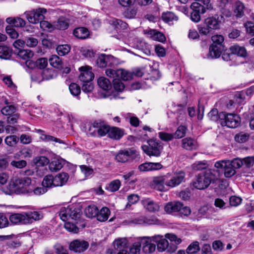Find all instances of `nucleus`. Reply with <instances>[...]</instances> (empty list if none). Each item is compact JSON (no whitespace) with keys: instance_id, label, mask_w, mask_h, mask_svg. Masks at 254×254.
I'll return each instance as SVG.
<instances>
[{"instance_id":"f257e3e1","label":"nucleus","mask_w":254,"mask_h":254,"mask_svg":"<svg viewBox=\"0 0 254 254\" xmlns=\"http://www.w3.org/2000/svg\"><path fill=\"white\" fill-rule=\"evenodd\" d=\"M31 179L28 177L12 178L7 186L2 188L1 191L6 195L30 194L31 190Z\"/></svg>"},{"instance_id":"f03ea898","label":"nucleus","mask_w":254,"mask_h":254,"mask_svg":"<svg viewBox=\"0 0 254 254\" xmlns=\"http://www.w3.org/2000/svg\"><path fill=\"white\" fill-rule=\"evenodd\" d=\"M217 173V172L215 170L209 169L198 174L193 182L194 187L199 190L207 188L212 181L217 179L216 175Z\"/></svg>"},{"instance_id":"7ed1b4c3","label":"nucleus","mask_w":254,"mask_h":254,"mask_svg":"<svg viewBox=\"0 0 254 254\" xmlns=\"http://www.w3.org/2000/svg\"><path fill=\"white\" fill-rule=\"evenodd\" d=\"M154 236V243L157 246V250L161 252L165 251L168 247L169 243L167 239L171 242H174L176 245H179L182 242V240L173 234L167 233L164 237L161 235Z\"/></svg>"},{"instance_id":"20e7f679","label":"nucleus","mask_w":254,"mask_h":254,"mask_svg":"<svg viewBox=\"0 0 254 254\" xmlns=\"http://www.w3.org/2000/svg\"><path fill=\"white\" fill-rule=\"evenodd\" d=\"M211 40L212 43L209 47L207 58H218L224 50V37L221 35H215L211 37Z\"/></svg>"},{"instance_id":"39448f33","label":"nucleus","mask_w":254,"mask_h":254,"mask_svg":"<svg viewBox=\"0 0 254 254\" xmlns=\"http://www.w3.org/2000/svg\"><path fill=\"white\" fill-rule=\"evenodd\" d=\"M219 119L221 125L227 127H238L240 126L241 119L239 115L225 112L219 113Z\"/></svg>"},{"instance_id":"423d86ee","label":"nucleus","mask_w":254,"mask_h":254,"mask_svg":"<svg viewBox=\"0 0 254 254\" xmlns=\"http://www.w3.org/2000/svg\"><path fill=\"white\" fill-rule=\"evenodd\" d=\"M59 216L63 221H73L77 222L79 221L80 214L77 210L71 206L62 207L60 212Z\"/></svg>"},{"instance_id":"0eeeda50","label":"nucleus","mask_w":254,"mask_h":254,"mask_svg":"<svg viewBox=\"0 0 254 254\" xmlns=\"http://www.w3.org/2000/svg\"><path fill=\"white\" fill-rule=\"evenodd\" d=\"M106 75L113 78V80L122 79L124 80H128L132 78V74L124 69L107 68L105 71Z\"/></svg>"},{"instance_id":"6e6552de","label":"nucleus","mask_w":254,"mask_h":254,"mask_svg":"<svg viewBox=\"0 0 254 254\" xmlns=\"http://www.w3.org/2000/svg\"><path fill=\"white\" fill-rule=\"evenodd\" d=\"M47 12L45 8H39L26 11L24 14L28 21L31 23L36 24L44 18V14Z\"/></svg>"},{"instance_id":"1a4fd4ad","label":"nucleus","mask_w":254,"mask_h":254,"mask_svg":"<svg viewBox=\"0 0 254 254\" xmlns=\"http://www.w3.org/2000/svg\"><path fill=\"white\" fill-rule=\"evenodd\" d=\"M147 142L148 146L144 145L141 146L143 152L149 156H159L162 149V147L160 143L153 139L148 140Z\"/></svg>"},{"instance_id":"9d476101","label":"nucleus","mask_w":254,"mask_h":254,"mask_svg":"<svg viewBox=\"0 0 254 254\" xmlns=\"http://www.w3.org/2000/svg\"><path fill=\"white\" fill-rule=\"evenodd\" d=\"M154 236L151 237H138L140 241L142 250L145 254H151L155 251L156 244L154 243Z\"/></svg>"},{"instance_id":"9b49d317","label":"nucleus","mask_w":254,"mask_h":254,"mask_svg":"<svg viewBox=\"0 0 254 254\" xmlns=\"http://www.w3.org/2000/svg\"><path fill=\"white\" fill-rule=\"evenodd\" d=\"M167 176V187L174 188L180 185L185 180V173L183 171L175 173L173 175L170 173Z\"/></svg>"},{"instance_id":"f8f14e48","label":"nucleus","mask_w":254,"mask_h":254,"mask_svg":"<svg viewBox=\"0 0 254 254\" xmlns=\"http://www.w3.org/2000/svg\"><path fill=\"white\" fill-rule=\"evenodd\" d=\"M139 155L138 152L133 149H128L120 151L116 155L117 161L124 163L130 159H134Z\"/></svg>"},{"instance_id":"ddd939ff","label":"nucleus","mask_w":254,"mask_h":254,"mask_svg":"<svg viewBox=\"0 0 254 254\" xmlns=\"http://www.w3.org/2000/svg\"><path fill=\"white\" fill-rule=\"evenodd\" d=\"M214 166L217 169H221L224 170V175L226 178H230L236 174V171L231 165L229 160H223L217 161Z\"/></svg>"},{"instance_id":"4468645a","label":"nucleus","mask_w":254,"mask_h":254,"mask_svg":"<svg viewBox=\"0 0 254 254\" xmlns=\"http://www.w3.org/2000/svg\"><path fill=\"white\" fill-rule=\"evenodd\" d=\"M88 247L89 243L88 242L81 240H75L72 241L69 245L70 250L79 253L86 250Z\"/></svg>"},{"instance_id":"2eb2a0df","label":"nucleus","mask_w":254,"mask_h":254,"mask_svg":"<svg viewBox=\"0 0 254 254\" xmlns=\"http://www.w3.org/2000/svg\"><path fill=\"white\" fill-rule=\"evenodd\" d=\"M141 204L146 210L151 213L158 212L160 209L159 203L150 198L143 199Z\"/></svg>"},{"instance_id":"dca6fc26","label":"nucleus","mask_w":254,"mask_h":254,"mask_svg":"<svg viewBox=\"0 0 254 254\" xmlns=\"http://www.w3.org/2000/svg\"><path fill=\"white\" fill-rule=\"evenodd\" d=\"M80 74L79 80L82 82L91 81L94 78V75L91 70V67L88 66H82L79 68Z\"/></svg>"},{"instance_id":"f3484780","label":"nucleus","mask_w":254,"mask_h":254,"mask_svg":"<svg viewBox=\"0 0 254 254\" xmlns=\"http://www.w3.org/2000/svg\"><path fill=\"white\" fill-rule=\"evenodd\" d=\"M167 179L166 175L154 177L153 180L154 188L159 191L165 190L167 187Z\"/></svg>"},{"instance_id":"a211bd4d","label":"nucleus","mask_w":254,"mask_h":254,"mask_svg":"<svg viewBox=\"0 0 254 254\" xmlns=\"http://www.w3.org/2000/svg\"><path fill=\"white\" fill-rule=\"evenodd\" d=\"M26 224H30L35 221L41 220L43 217V214L41 212L33 211L24 212Z\"/></svg>"},{"instance_id":"6ab92c4d","label":"nucleus","mask_w":254,"mask_h":254,"mask_svg":"<svg viewBox=\"0 0 254 254\" xmlns=\"http://www.w3.org/2000/svg\"><path fill=\"white\" fill-rule=\"evenodd\" d=\"M205 25H207L211 30L218 29L220 28L221 22L218 15L215 14L213 16L208 17L204 20Z\"/></svg>"},{"instance_id":"aec40b11","label":"nucleus","mask_w":254,"mask_h":254,"mask_svg":"<svg viewBox=\"0 0 254 254\" xmlns=\"http://www.w3.org/2000/svg\"><path fill=\"white\" fill-rule=\"evenodd\" d=\"M163 165L160 163L145 162L138 166L141 172L152 171L162 169Z\"/></svg>"},{"instance_id":"412c9836","label":"nucleus","mask_w":254,"mask_h":254,"mask_svg":"<svg viewBox=\"0 0 254 254\" xmlns=\"http://www.w3.org/2000/svg\"><path fill=\"white\" fill-rule=\"evenodd\" d=\"M9 220L13 225H26L24 212L11 214L9 217Z\"/></svg>"},{"instance_id":"4be33fe9","label":"nucleus","mask_w":254,"mask_h":254,"mask_svg":"<svg viewBox=\"0 0 254 254\" xmlns=\"http://www.w3.org/2000/svg\"><path fill=\"white\" fill-rule=\"evenodd\" d=\"M182 147L188 150H195L198 147V144L193 138L186 137L182 140Z\"/></svg>"},{"instance_id":"5701e85b","label":"nucleus","mask_w":254,"mask_h":254,"mask_svg":"<svg viewBox=\"0 0 254 254\" xmlns=\"http://www.w3.org/2000/svg\"><path fill=\"white\" fill-rule=\"evenodd\" d=\"M64 164V160L62 158H54L50 163L49 168L51 172H57L61 170Z\"/></svg>"},{"instance_id":"b1692460","label":"nucleus","mask_w":254,"mask_h":254,"mask_svg":"<svg viewBox=\"0 0 254 254\" xmlns=\"http://www.w3.org/2000/svg\"><path fill=\"white\" fill-rule=\"evenodd\" d=\"M229 50L231 54L237 55L239 57L245 58L247 55L246 48L244 47L240 46L238 45L232 46Z\"/></svg>"},{"instance_id":"393cba45","label":"nucleus","mask_w":254,"mask_h":254,"mask_svg":"<svg viewBox=\"0 0 254 254\" xmlns=\"http://www.w3.org/2000/svg\"><path fill=\"white\" fill-rule=\"evenodd\" d=\"M55 187H60L64 185L68 179V175L65 173L57 174L54 177Z\"/></svg>"},{"instance_id":"a878e982","label":"nucleus","mask_w":254,"mask_h":254,"mask_svg":"<svg viewBox=\"0 0 254 254\" xmlns=\"http://www.w3.org/2000/svg\"><path fill=\"white\" fill-rule=\"evenodd\" d=\"M183 204L180 202H173L167 203L164 207L165 211L169 213L178 212L181 210Z\"/></svg>"},{"instance_id":"bb28decb","label":"nucleus","mask_w":254,"mask_h":254,"mask_svg":"<svg viewBox=\"0 0 254 254\" xmlns=\"http://www.w3.org/2000/svg\"><path fill=\"white\" fill-rule=\"evenodd\" d=\"M17 55L22 59L26 60V64L30 66L32 63L31 61L28 60L32 58L34 56V53L29 50H20L17 53Z\"/></svg>"},{"instance_id":"cd10ccee","label":"nucleus","mask_w":254,"mask_h":254,"mask_svg":"<svg viewBox=\"0 0 254 254\" xmlns=\"http://www.w3.org/2000/svg\"><path fill=\"white\" fill-rule=\"evenodd\" d=\"M113 245L114 249L119 251L128 247L127 240L126 238H118L114 240Z\"/></svg>"},{"instance_id":"c85d7f7f","label":"nucleus","mask_w":254,"mask_h":254,"mask_svg":"<svg viewBox=\"0 0 254 254\" xmlns=\"http://www.w3.org/2000/svg\"><path fill=\"white\" fill-rule=\"evenodd\" d=\"M245 6L244 4L240 1H237L233 6V13L237 18H241L244 14Z\"/></svg>"},{"instance_id":"c756f323","label":"nucleus","mask_w":254,"mask_h":254,"mask_svg":"<svg viewBox=\"0 0 254 254\" xmlns=\"http://www.w3.org/2000/svg\"><path fill=\"white\" fill-rule=\"evenodd\" d=\"M73 34L77 38L84 39L89 35L88 30L85 27H78L73 31Z\"/></svg>"},{"instance_id":"7c9ffc66","label":"nucleus","mask_w":254,"mask_h":254,"mask_svg":"<svg viewBox=\"0 0 254 254\" xmlns=\"http://www.w3.org/2000/svg\"><path fill=\"white\" fill-rule=\"evenodd\" d=\"M88 130H85L87 133L91 136H103L106 134L108 135L109 128H97V131H95V129L92 131L93 129L96 128H87Z\"/></svg>"},{"instance_id":"2f4dec72","label":"nucleus","mask_w":254,"mask_h":254,"mask_svg":"<svg viewBox=\"0 0 254 254\" xmlns=\"http://www.w3.org/2000/svg\"><path fill=\"white\" fill-rule=\"evenodd\" d=\"M6 22L16 27H22L25 26L26 22L24 20L20 17H8Z\"/></svg>"},{"instance_id":"473e14b6","label":"nucleus","mask_w":254,"mask_h":254,"mask_svg":"<svg viewBox=\"0 0 254 254\" xmlns=\"http://www.w3.org/2000/svg\"><path fill=\"white\" fill-rule=\"evenodd\" d=\"M54 29H66L69 26L68 20L64 17H60L57 21L54 22Z\"/></svg>"},{"instance_id":"72a5a7b5","label":"nucleus","mask_w":254,"mask_h":254,"mask_svg":"<svg viewBox=\"0 0 254 254\" xmlns=\"http://www.w3.org/2000/svg\"><path fill=\"white\" fill-rule=\"evenodd\" d=\"M32 156V150L29 147H24L22 148L18 153L15 154L14 157L15 159H18L19 157L27 158H31Z\"/></svg>"},{"instance_id":"f704fd0d","label":"nucleus","mask_w":254,"mask_h":254,"mask_svg":"<svg viewBox=\"0 0 254 254\" xmlns=\"http://www.w3.org/2000/svg\"><path fill=\"white\" fill-rule=\"evenodd\" d=\"M148 34L154 40H156L160 42H163L166 40V37L164 35L156 30H150L148 31Z\"/></svg>"},{"instance_id":"c9c22d12","label":"nucleus","mask_w":254,"mask_h":254,"mask_svg":"<svg viewBox=\"0 0 254 254\" xmlns=\"http://www.w3.org/2000/svg\"><path fill=\"white\" fill-rule=\"evenodd\" d=\"M124 134V131L120 128H109L108 136L110 138L118 139Z\"/></svg>"},{"instance_id":"e433bc0d","label":"nucleus","mask_w":254,"mask_h":254,"mask_svg":"<svg viewBox=\"0 0 254 254\" xmlns=\"http://www.w3.org/2000/svg\"><path fill=\"white\" fill-rule=\"evenodd\" d=\"M12 55V49L6 46H0V58L4 60L9 59Z\"/></svg>"},{"instance_id":"4c0bfd02","label":"nucleus","mask_w":254,"mask_h":254,"mask_svg":"<svg viewBox=\"0 0 254 254\" xmlns=\"http://www.w3.org/2000/svg\"><path fill=\"white\" fill-rule=\"evenodd\" d=\"M110 214V209L108 207H104L99 212L98 211L97 219L101 222L105 221L108 219Z\"/></svg>"},{"instance_id":"58836bf2","label":"nucleus","mask_w":254,"mask_h":254,"mask_svg":"<svg viewBox=\"0 0 254 254\" xmlns=\"http://www.w3.org/2000/svg\"><path fill=\"white\" fill-rule=\"evenodd\" d=\"M99 86L104 90H109L111 88V83L109 79L105 77H100L97 81Z\"/></svg>"},{"instance_id":"ea45409f","label":"nucleus","mask_w":254,"mask_h":254,"mask_svg":"<svg viewBox=\"0 0 254 254\" xmlns=\"http://www.w3.org/2000/svg\"><path fill=\"white\" fill-rule=\"evenodd\" d=\"M109 24L116 29L123 28L126 29L127 27V24L122 20L112 18L109 21Z\"/></svg>"},{"instance_id":"a19ab883","label":"nucleus","mask_w":254,"mask_h":254,"mask_svg":"<svg viewBox=\"0 0 254 254\" xmlns=\"http://www.w3.org/2000/svg\"><path fill=\"white\" fill-rule=\"evenodd\" d=\"M141 248V246L140 241L138 240V237L136 238L130 246L129 253L130 254H140Z\"/></svg>"},{"instance_id":"79ce46f5","label":"nucleus","mask_w":254,"mask_h":254,"mask_svg":"<svg viewBox=\"0 0 254 254\" xmlns=\"http://www.w3.org/2000/svg\"><path fill=\"white\" fill-rule=\"evenodd\" d=\"M84 212L86 216L89 218L97 217L98 209L94 205H89L85 209Z\"/></svg>"},{"instance_id":"37998d69","label":"nucleus","mask_w":254,"mask_h":254,"mask_svg":"<svg viewBox=\"0 0 254 254\" xmlns=\"http://www.w3.org/2000/svg\"><path fill=\"white\" fill-rule=\"evenodd\" d=\"M78 221H77V222L71 220L66 221L64 225L65 229L69 232L77 233L78 232L79 229L76 224L78 223Z\"/></svg>"},{"instance_id":"c03bdc74","label":"nucleus","mask_w":254,"mask_h":254,"mask_svg":"<svg viewBox=\"0 0 254 254\" xmlns=\"http://www.w3.org/2000/svg\"><path fill=\"white\" fill-rule=\"evenodd\" d=\"M162 19L165 22L170 24L174 21H177L178 18L174 13L169 11L162 14Z\"/></svg>"},{"instance_id":"a18cd8bd","label":"nucleus","mask_w":254,"mask_h":254,"mask_svg":"<svg viewBox=\"0 0 254 254\" xmlns=\"http://www.w3.org/2000/svg\"><path fill=\"white\" fill-rule=\"evenodd\" d=\"M121 185L119 180H115L111 182L106 187V190L110 192H115L119 190Z\"/></svg>"},{"instance_id":"49530a36","label":"nucleus","mask_w":254,"mask_h":254,"mask_svg":"<svg viewBox=\"0 0 254 254\" xmlns=\"http://www.w3.org/2000/svg\"><path fill=\"white\" fill-rule=\"evenodd\" d=\"M54 177L52 175L46 176L42 181V186L47 188H50L55 187Z\"/></svg>"},{"instance_id":"de8ad7c7","label":"nucleus","mask_w":254,"mask_h":254,"mask_svg":"<svg viewBox=\"0 0 254 254\" xmlns=\"http://www.w3.org/2000/svg\"><path fill=\"white\" fill-rule=\"evenodd\" d=\"M200 248L199 243L195 241L191 243L186 250L187 254L199 253Z\"/></svg>"},{"instance_id":"09e8293b","label":"nucleus","mask_w":254,"mask_h":254,"mask_svg":"<svg viewBox=\"0 0 254 254\" xmlns=\"http://www.w3.org/2000/svg\"><path fill=\"white\" fill-rule=\"evenodd\" d=\"M50 64L53 67L60 68L62 67L61 59L57 55H52L49 59Z\"/></svg>"},{"instance_id":"8fccbe9b","label":"nucleus","mask_w":254,"mask_h":254,"mask_svg":"<svg viewBox=\"0 0 254 254\" xmlns=\"http://www.w3.org/2000/svg\"><path fill=\"white\" fill-rule=\"evenodd\" d=\"M16 107L14 105H7L1 109V113L5 116H10L15 113Z\"/></svg>"},{"instance_id":"3c124183","label":"nucleus","mask_w":254,"mask_h":254,"mask_svg":"<svg viewBox=\"0 0 254 254\" xmlns=\"http://www.w3.org/2000/svg\"><path fill=\"white\" fill-rule=\"evenodd\" d=\"M70 50V47L68 45H59L57 48V52L61 56L67 54Z\"/></svg>"},{"instance_id":"603ef678","label":"nucleus","mask_w":254,"mask_h":254,"mask_svg":"<svg viewBox=\"0 0 254 254\" xmlns=\"http://www.w3.org/2000/svg\"><path fill=\"white\" fill-rule=\"evenodd\" d=\"M190 8L192 10L198 12L200 14H204L205 12V8L200 3L197 2H193L190 5Z\"/></svg>"},{"instance_id":"864d4df0","label":"nucleus","mask_w":254,"mask_h":254,"mask_svg":"<svg viewBox=\"0 0 254 254\" xmlns=\"http://www.w3.org/2000/svg\"><path fill=\"white\" fill-rule=\"evenodd\" d=\"M137 12V9L134 7L127 8L124 12V16L126 18H134Z\"/></svg>"},{"instance_id":"5fc2aeb1","label":"nucleus","mask_w":254,"mask_h":254,"mask_svg":"<svg viewBox=\"0 0 254 254\" xmlns=\"http://www.w3.org/2000/svg\"><path fill=\"white\" fill-rule=\"evenodd\" d=\"M109 56L104 54L101 55L97 59V65L101 68L105 67L107 64Z\"/></svg>"},{"instance_id":"6e6d98bb","label":"nucleus","mask_w":254,"mask_h":254,"mask_svg":"<svg viewBox=\"0 0 254 254\" xmlns=\"http://www.w3.org/2000/svg\"><path fill=\"white\" fill-rule=\"evenodd\" d=\"M33 162L37 166H43L47 165L49 162V159L45 156H38L35 157Z\"/></svg>"},{"instance_id":"4d7b16f0","label":"nucleus","mask_w":254,"mask_h":254,"mask_svg":"<svg viewBox=\"0 0 254 254\" xmlns=\"http://www.w3.org/2000/svg\"><path fill=\"white\" fill-rule=\"evenodd\" d=\"M69 90L70 93L74 96H77L81 92L80 86L75 83H72L69 85Z\"/></svg>"},{"instance_id":"13d9d810","label":"nucleus","mask_w":254,"mask_h":254,"mask_svg":"<svg viewBox=\"0 0 254 254\" xmlns=\"http://www.w3.org/2000/svg\"><path fill=\"white\" fill-rule=\"evenodd\" d=\"M19 138L16 135H10L5 139V143L9 146H14L18 142Z\"/></svg>"},{"instance_id":"bf43d9fd","label":"nucleus","mask_w":254,"mask_h":254,"mask_svg":"<svg viewBox=\"0 0 254 254\" xmlns=\"http://www.w3.org/2000/svg\"><path fill=\"white\" fill-rule=\"evenodd\" d=\"M39 22L40 27L43 30L51 31L54 29V23L51 24L47 21H43V20Z\"/></svg>"},{"instance_id":"052dcab7","label":"nucleus","mask_w":254,"mask_h":254,"mask_svg":"<svg viewBox=\"0 0 254 254\" xmlns=\"http://www.w3.org/2000/svg\"><path fill=\"white\" fill-rule=\"evenodd\" d=\"M249 134L244 132H241L235 135V140L239 143H243L247 141L249 138Z\"/></svg>"},{"instance_id":"680f3d73","label":"nucleus","mask_w":254,"mask_h":254,"mask_svg":"<svg viewBox=\"0 0 254 254\" xmlns=\"http://www.w3.org/2000/svg\"><path fill=\"white\" fill-rule=\"evenodd\" d=\"M206 167L207 164L205 161L196 162L191 165L192 169L195 171L205 169Z\"/></svg>"},{"instance_id":"e2e57ef3","label":"nucleus","mask_w":254,"mask_h":254,"mask_svg":"<svg viewBox=\"0 0 254 254\" xmlns=\"http://www.w3.org/2000/svg\"><path fill=\"white\" fill-rule=\"evenodd\" d=\"M25 42L27 47L31 48L36 47L38 44L37 39L31 36L26 37Z\"/></svg>"},{"instance_id":"0e129e2a","label":"nucleus","mask_w":254,"mask_h":254,"mask_svg":"<svg viewBox=\"0 0 254 254\" xmlns=\"http://www.w3.org/2000/svg\"><path fill=\"white\" fill-rule=\"evenodd\" d=\"M197 30L200 34L203 35H208L211 30L207 25H205L204 22L203 24H200L197 25Z\"/></svg>"},{"instance_id":"69168bd1","label":"nucleus","mask_w":254,"mask_h":254,"mask_svg":"<svg viewBox=\"0 0 254 254\" xmlns=\"http://www.w3.org/2000/svg\"><path fill=\"white\" fill-rule=\"evenodd\" d=\"M241 197L237 196H232L229 198L230 205L233 207H237L242 203Z\"/></svg>"},{"instance_id":"338daca9","label":"nucleus","mask_w":254,"mask_h":254,"mask_svg":"<svg viewBox=\"0 0 254 254\" xmlns=\"http://www.w3.org/2000/svg\"><path fill=\"white\" fill-rule=\"evenodd\" d=\"M151 132V128H142L139 130V132L138 134V137L139 138L143 140H146L148 137V132Z\"/></svg>"},{"instance_id":"774afa93","label":"nucleus","mask_w":254,"mask_h":254,"mask_svg":"<svg viewBox=\"0 0 254 254\" xmlns=\"http://www.w3.org/2000/svg\"><path fill=\"white\" fill-rule=\"evenodd\" d=\"M42 75L44 79L48 80L53 77L54 71L52 69L45 68L42 71Z\"/></svg>"}]
</instances>
